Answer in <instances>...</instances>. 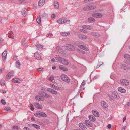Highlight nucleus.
Masks as SVG:
<instances>
[{
  "mask_svg": "<svg viewBox=\"0 0 130 130\" xmlns=\"http://www.w3.org/2000/svg\"><path fill=\"white\" fill-rule=\"evenodd\" d=\"M55 58L56 60L60 62L63 64L67 65L69 64V62L67 60L58 56H56Z\"/></svg>",
  "mask_w": 130,
  "mask_h": 130,
  "instance_id": "nucleus-1",
  "label": "nucleus"
},
{
  "mask_svg": "<svg viewBox=\"0 0 130 130\" xmlns=\"http://www.w3.org/2000/svg\"><path fill=\"white\" fill-rule=\"evenodd\" d=\"M67 22H68V23H70V21L69 20H67L66 18H61L57 20V22L59 24H63Z\"/></svg>",
  "mask_w": 130,
  "mask_h": 130,
  "instance_id": "nucleus-2",
  "label": "nucleus"
},
{
  "mask_svg": "<svg viewBox=\"0 0 130 130\" xmlns=\"http://www.w3.org/2000/svg\"><path fill=\"white\" fill-rule=\"evenodd\" d=\"M96 8V7L94 5H90L87 6L83 8V10L84 11L89 10L95 9Z\"/></svg>",
  "mask_w": 130,
  "mask_h": 130,
  "instance_id": "nucleus-3",
  "label": "nucleus"
},
{
  "mask_svg": "<svg viewBox=\"0 0 130 130\" xmlns=\"http://www.w3.org/2000/svg\"><path fill=\"white\" fill-rule=\"evenodd\" d=\"M60 77L62 80L66 82L69 83L70 82V79L66 75L64 74H62L60 76Z\"/></svg>",
  "mask_w": 130,
  "mask_h": 130,
  "instance_id": "nucleus-4",
  "label": "nucleus"
},
{
  "mask_svg": "<svg viewBox=\"0 0 130 130\" xmlns=\"http://www.w3.org/2000/svg\"><path fill=\"white\" fill-rule=\"evenodd\" d=\"M109 96L110 97H112L117 99H119V95L117 92L115 91L111 92L109 94Z\"/></svg>",
  "mask_w": 130,
  "mask_h": 130,
  "instance_id": "nucleus-5",
  "label": "nucleus"
},
{
  "mask_svg": "<svg viewBox=\"0 0 130 130\" xmlns=\"http://www.w3.org/2000/svg\"><path fill=\"white\" fill-rule=\"evenodd\" d=\"M100 103L101 105L103 107L106 109H107L108 108V106L105 102L104 101H101Z\"/></svg>",
  "mask_w": 130,
  "mask_h": 130,
  "instance_id": "nucleus-6",
  "label": "nucleus"
},
{
  "mask_svg": "<svg viewBox=\"0 0 130 130\" xmlns=\"http://www.w3.org/2000/svg\"><path fill=\"white\" fill-rule=\"evenodd\" d=\"M82 27L83 29H86L92 30L93 28L92 25H84Z\"/></svg>",
  "mask_w": 130,
  "mask_h": 130,
  "instance_id": "nucleus-7",
  "label": "nucleus"
},
{
  "mask_svg": "<svg viewBox=\"0 0 130 130\" xmlns=\"http://www.w3.org/2000/svg\"><path fill=\"white\" fill-rule=\"evenodd\" d=\"M66 46L67 49L72 51H74L75 50V48L73 45L69 44H67Z\"/></svg>",
  "mask_w": 130,
  "mask_h": 130,
  "instance_id": "nucleus-8",
  "label": "nucleus"
},
{
  "mask_svg": "<svg viewBox=\"0 0 130 130\" xmlns=\"http://www.w3.org/2000/svg\"><path fill=\"white\" fill-rule=\"evenodd\" d=\"M14 76V72H11L8 73L6 76V78L8 79H10L11 77H13Z\"/></svg>",
  "mask_w": 130,
  "mask_h": 130,
  "instance_id": "nucleus-9",
  "label": "nucleus"
},
{
  "mask_svg": "<svg viewBox=\"0 0 130 130\" xmlns=\"http://www.w3.org/2000/svg\"><path fill=\"white\" fill-rule=\"evenodd\" d=\"M120 82L123 85H128L129 84V81L126 79H121L120 80Z\"/></svg>",
  "mask_w": 130,
  "mask_h": 130,
  "instance_id": "nucleus-10",
  "label": "nucleus"
},
{
  "mask_svg": "<svg viewBox=\"0 0 130 130\" xmlns=\"http://www.w3.org/2000/svg\"><path fill=\"white\" fill-rule=\"evenodd\" d=\"M47 90L52 94L55 95H56L57 94V92L56 91L50 88H48L47 89Z\"/></svg>",
  "mask_w": 130,
  "mask_h": 130,
  "instance_id": "nucleus-11",
  "label": "nucleus"
},
{
  "mask_svg": "<svg viewBox=\"0 0 130 130\" xmlns=\"http://www.w3.org/2000/svg\"><path fill=\"white\" fill-rule=\"evenodd\" d=\"M7 54V51H5L2 53V56L3 60H5L6 59Z\"/></svg>",
  "mask_w": 130,
  "mask_h": 130,
  "instance_id": "nucleus-12",
  "label": "nucleus"
},
{
  "mask_svg": "<svg viewBox=\"0 0 130 130\" xmlns=\"http://www.w3.org/2000/svg\"><path fill=\"white\" fill-rule=\"evenodd\" d=\"M22 14L23 16L25 17L27 14V10L25 8H23L22 11Z\"/></svg>",
  "mask_w": 130,
  "mask_h": 130,
  "instance_id": "nucleus-13",
  "label": "nucleus"
},
{
  "mask_svg": "<svg viewBox=\"0 0 130 130\" xmlns=\"http://www.w3.org/2000/svg\"><path fill=\"white\" fill-rule=\"evenodd\" d=\"M35 98L36 100L41 101H43L44 100V97L41 96H35Z\"/></svg>",
  "mask_w": 130,
  "mask_h": 130,
  "instance_id": "nucleus-14",
  "label": "nucleus"
},
{
  "mask_svg": "<svg viewBox=\"0 0 130 130\" xmlns=\"http://www.w3.org/2000/svg\"><path fill=\"white\" fill-rule=\"evenodd\" d=\"M34 104L36 107L37 108L41 109L42 108V106L41 105L37 102L34 103Z\"/></svg>",
  "mask_w": 130,
  "mask_h": 130,
  "instance_id": "nucleus-15",
  "label": "nucleus"
},
{
  "mask_svg": "<svg viewBox=\"0 0 130 130\" xmlns=\"http://www.w3.org/2000/svg\"><path fill=\"white\" fill-rule=\"evenodd\" d=\"M86 125L89 127H91L92 126V125L91 122L89 120H86L85 121Z\"/></svg>",
  "mask_w": 130,
  "mask_h": 130,
  "instance_id": "nucleus-16",
  "label": "nucleus"
},
{
  "mask_svg": "<svg viewBox=\"0 0 130 130\" xmlns=\"http://www.w3.org/2000/svg\"><path fill=\"white\" fill-rule=\"evenodd\" d=\"M34 57L35 58L38 60H39L41 59V56L37 52H36L34 54Z\"/></svg>",
  "mask_w": 130,
  "mask_h": 130,
  "instance_id": "nucleus-17",
  "label": "nucleus"
},
{
  "mask_svg": "<svg viewBox=\"0 0 130 130\" xmlns=\"http://www.w3.org/2000/svg\"><path fill=\"white\" fill-rule=\"evenodd\" d=\"M118 90L120 92L122 93H125L126 92V90L122 87H119L118 88Z\"/></svg>",
  "mask_w": 130,
  "mask_h": 130,
  "instance_id": "nucleus-18",
  "label": "nucleus"
},
{
  "mask_svg": "<svg viewBox=\"0 0 130 130\" xmlns=\"http://www.w3.org/2000/svg\"><path fill=\"white\" fill-rule=\"evenodd\" d=\"M89 120L92 121L94 122L96 120L95 117L92 115H89Z\"/></svg>",
  "mask_w": 130,
  "mask_h": 130,
  "instance_id": "nucleus-19",
  "label": "nucleus"
},
{
  "mask_svg": "<svg viewBox=\"0 0 130 130\" xmlns=\"http://www.w3.org/2000/svg\"><path fill=\"white\" fill-rule=\"evenodd\" d=\"M12 81L14 83H20L21 82V80L18 78H13Z\"/></svg>",
  "mask_w": 130,
  "mask_h": 130,
  "instance_id": "nucleus-20",
  "label": "nucleus"
},
{
  "mask_svg": "<svg viewBox=\"0 0 130 130\" xmlns=\"http://www.w3.org/2000/svg\"><path fill=\"white\" fill-rule=\"evenodd\" d=\"M79 127L82 129H87L85 127V124L83 123H81L79 124Z\"/></svg>",
  "mask_w": 130,
  "mask_h": 130,
  "instance_id": "nucleus-21",
  "label": "nucleus"
},
{
  "mask_svg": "<svg viewBox=\"0 0 130 130\" xmlns=\"http://www.w3.org/2000/svg\"><path fill=\"white\" fill-rule=\"evenodd\" d=\"M4 112L6 113H8L11 111V108L8 107H6L4 109Z\"/></svg>",
  "mask_w": 130,
  "mask_h": 130,
  "instance_id": "nucleus-22",
  "label": "nucleus"
},
{
  "mask_svg": "<svg viewBox=\"0 0 130 130\" xmlns=\"http://www.w3.org/2000/svg\"><path fill=\"white\" fill-rule=\"evenodd\" d=\"M54 5L55 8L58 9L59 7V3L56 1H55L54 3Z\"/></svg>",
  "mask_w": 130,
  "mask_h": 130,
  "instance_id": "nucleus-23",
  "label": "nucleus"
},
{
  "mask_svg": "<svg viewBox=\"0 0 130 130\" xmlns=\"http://www.w3.org/2000/svg\"><path fill=\"white\" fill-rule=\"evenodd\" d=\"M45 3L44 0H40L38 2V5L39 6H42Z\"/></svg>",
  "mask_w": 130,
  "mask_h": 130,
  "instance_id": "nucleus-24",
  "label": "nucleus"
},
{
  "mask_svg": "<svg viewBox=\"0 0 130 130\" xmlns=\"http://www.w3.org/2000/svg\"><path fill=\"white\" fill-rule=\"evenodd\" d=\"M78 46L80 48L83 49L85 51H89V49L84 46H83L82 45H78Z\"/></svg>",
  "mask_w": 130,
  "mask_h": 130,
  "instance_id": "nucleus-25",
  "label": "nucleus"
},
{
  "mask_svg": "<svg viewBox=\"0 0 130 130\" xmlns=\"http://www.w3.org/2000/svg\"><path fill=\"white\" fill-rule=\"evenodd\" d=\"M79 38L82 40H84L87 38L85 35L83 34H79L78 36Z\"/></svg>",
  "mask_w": 130,
  "mask_h": 130,
  "instance_id": "nucleus-26",
  "label": "nucleus"
},
{
  "mask_svg": "<svg viewBox=\"0 0 130 130\" xmlns=\"http://www.w3.org/2000/svg\"><path fill=\"white\" fill-rule=\"evenodd\" d=\"M50 86L51 88L54 89L56 90H58L59 89L58 87H57L54 84L52 83H51L50 84Z\"/></svg>",
  "mask_w": 130,
  "mask_h": 130,
  "instance_id": "nucleus-27",
  "label": "nucleus"
},
{
  "mask_svg": "<svg viewBox=\"0 0 130 130\" xmlns=\"http://www.w3.org/2000/svg\"><path fill=\"white\" fill-rule=\"evenodd\" d=\"M59 68L62 70L64 71H67L68 70V68L62 65H60L59 66Z\"/></svg>",
  "mask_w": 130,
  "mask_h": 130,
  "instance_id": "nucleus-28",
  "label": "nucleus"
},
{
  "mask_svg": "<svg viewBox=\"0 0 130 130\" xmlns=\"http://www.w3.org/2000/svg\"><path fill=\"white\" fill-rule=\"evenodd\" d=\"M88 21L89 22L93 23L95 21V20L93 18L90 17L88 19Z\"/></svg>",
  "mask_w": 130,
  "mask_h": 130,
  "instance_id": "nucleus-29",
  "label": "nucleus"
},
{
  "mask_svg": "<svg viewBox=\"0 0 130 130\" xmlns=\"http://www.w3.org/2000/svg\"><path fill=\"white\" fill-rule=\"evenodd\" d=\"M92 112L93 114L95 116L97 117L99 116V114L97 111L95 110H93L92 111Z\"/></svg>",
  "mask_w": 130,
  "mask_h": 130,
  "instance_id": "nucleus-30",
  "label": "nucleus"
},
{
  "mask_svg": "<svg viewBox=\"0 0 130 130\" xmlns=\"http://www.w3.org/2000/svg\"><path fill=\"white\" fill-rule=\"evenodd\" d=\"M41 112L40 111H38L37 112L35 113L34 114L35 116L38 117L40 118L41 117Z\"/></svg>",
  "mask_w": 130,
  "mask_h": 130,
  "instance_id": "nucleus-31",
  "label": "nucleus"
},
{
  "mask_svg": "<svg viewBox=\"0 0 130 130\" xmlns=\"http://www.w3.org/2000/svg\"><path fill=\"white\" fill-rule=\"evenodd\" d=\"M43 46L40 44H38L36 45V48L38 50H42Z\"/></svg>",
  "mask_w": 130,
  "mask_h": 130,
  "instance_id": "nucleus-32",
  "label": "nucleus"
},
{
  "mask_svg": "<svg viewBox=\"0 0 130 130\" xmlns=\"http://www.w3.org/2000/svg\"><path fill=\"white\" fill-rule=\"evenodd\" d=\"M36 21L37 23L39 24H41V19L40 17L39 16H38L36 19Z\"/></svg>",
  "mask_w": 130,
  "mask_h": 130,
  "instance_id": "nucleus-33",
  "label": "nucleus"
},
{
  "mask_svg": "<svg viewBox=\"0 0 130 130\" xmlns=\"http://www.w3.org/2000/svg\"><path fill=\"white\" fill-rule=\"evenodd\" d=\"M61 35L64 36H67L70 35V33L69 32H61L60 33Z\"/></svg>",
  "mask_w": 130,
  "mask_h": 130,
  "instance_id": "nucleus-34",
  "label": "nucleus"
},
{
  "mask_svg": "<svg viewBox=\"0 0 130 130\" xmlns=\"http://www.w3.org/2000/svg\"><path fill=\"white\" fill-rule=\"evenodd\" d=\"M32 125L34 127L37 129H40V126L37 125L33 124Z\"/></svg>",
  "mask_w": 130,
  "mask_h": 130,
  "instance_id": "nucleus-35",
  "label": "nucleus"
},
{
  "mask_svg": "<svg viewBox=\"0 0 130 130\" xmlns=\"http://www.w3.org/2000/svg\"><path fill=\"white\" fill-rule=\"evenodd\" d=\"M122 68L124 70H127L128 69V67L125 64H122L121 66Z\"/></svg>",
  "mask_w": 130,
  "mask_h": 130,
  "instance_id": "nucleus-36",
  "label": "nucleus"
},
{
  "mask_svg": "<svg viewBox=\"0 0 130 130\" xmlns=\"http://www.w3.org/2000/svg\"><path fill=\"white\" fill-rule=\"evenodd\" d=\"M54 79V76L52 75L50 77L48 78V80L49 81L52 82Z\"/></svg>",
  "mask_w": 130,
  "mask_h": 130,
  "instance_id": "nucleus-37",
  "label": "nucleus"
},
{
  "mask_svg": "<svg viewBox=\"0 0 130 130\" xmlns=\"http://www.w3.org/2000/svg\"><path fill=\"white\" fill-rule=\"evenodd\" d=\"M0 84L2 86H4L5 84V82L4 80L2 79L0 82Z\"/></svg>",
  "mask_w": 130,
  "mask_h": 130,
  "instance_id": "nucleus-38",
  "label": "nucleus"
},
{
  "mask_svg": "<svg viewBox=\"0 0 130 130\" xmlns=\"http://www.w3.org/2000/svg\"><path fill=\"white\" fill-rule=\"evenodd\" d=\"M124 57L125 59H128L130 58V56L128 54H125L124 55Z\"/></svg>",
  "mask_w": 130,
  "mask_h": 130,
  "instance_id": "nucleus-39",
  "label": "nucleus"
},
{
  "mask_svg": "<svg viewBox=\"0 0 130 130\" xmlns=\"http://www.w3.org/2000/svg\"><path fill=\"white\" fill-rule=\"evenodd\" d=\"M103 14L101 13H97V18H101L103 16Z\"/></svg>",
  "mask_w": 130,
  "mask_h": 130,
  "instance_id": "nucleus-40",
  "label": "nucleus"
},
{
  "mask_svg": "<svg viewBox=\"0 0 130 130\" xmlns=\"http://www.w3.org/2000/svg\"><path fill=\"white\" fill-rule=\"evenodd\" d=\"M20 64L19 61H17L16 62V66L17 67H18L20 66Z\"/></svg>",
  "mask_w": 130,
  "mask_h": 130,
  "instance_id": "nucleus-41",
  "label": "nucleus"
},
{
  "mask_svg": "<svg viewBox=\"0 0 130 130\" xmlns=\"http://www.w3.org/2000/svg\"><path fill=\"white\" fill-rule=\"evenodd\" d=\"M47 116V115L45 113L41 112V117H46Z\"/></svg>",
  "mask_w": 130,
  "mask_h": 130,
  "instance_id": "nucleus-42",
  "label": "nucleus"
},
{
  "mask_svg": "<svg viewBox=\"0 0 130 130\" xmlns=\"http://www.w3.org/2000/svg\"><path fill=\"white\" fill-rule=\"evenodd\" d=\"M124 62L126 64L130 65V61L129 60H126L124 61Z\"/></svg>",
  "mask_w": 130,
  "mask_h": 130,
  "instance_id": "nucleus-43",
  "label": "nucleus"
},
{
  "mask_svg": "<svg viewBox=\"0 0 130 130\" xmlns=\"http://www.w3.org/2000/svg\"><path fill=\"white\" fill-rule=\"evenodd\" d=\"M1 102L2 103L3 105H5L6 104V102L3 99L1 100Z\"/></svg>",
  "mask_w": 130,
  "mask_h": 130,
  "instance_id": "nucleus-44",
  "label": "nucleus"
},
{
  "mask_svg": "<svg viewBox=\"0 0 130 130\" xmlns=\"http://www.w3.org/2000/svg\"><path fill=\"white\" fill-rule=\"evenodd\" d=\"M18 128L17 126H14L12 129V130H18Z\"/></svg>",
  "mask_w": 130,
  "mask_h": 130,
  "instance_id": "nucleus-45",
  "label": "nucleus"
},
{
  "mask_svg": "<svg viewBox=\"0 0 130 130\" xmlns=\"http://www.w3.org/2000/svg\"><path fill=\"white\" fill-rule=\"evenodd\" d=\"M43 69L42 68H40L37 69V70L38 71H42L43 70Z\"/></svg>",
  "mask_w": 130,
  "mask_h": 130,
  "instance_id": "nucleus-46",
  "label": "nucleus"
},
{
  "mask_svg": "<svg viewBox=\"0 0 130 130\" xmlns=\"http://www.w3.org/2000/svg\"><path fill=\"white\" fill-rule=\"evenodd\" d=\"M85 83H86V82L85 80H83L81 83V84L80 85V87H82L83 85H84L85 84Z\"/></svg>",
  "mask_w": 130,
  "mask_h": 130,
  "instance_id": "nucleus-47",
  "label": "nucleus"
},
{
  "mask_svg": "<svg viewBox=\"0 0 130 130\" xmlns=\"http://www.w3.org/2000/svg\"><path fill=\"white\" fill-rule=\"evenodd\" d=\"M97 13H94L92 14V16L93 17L97 18Z\"/></svg>",
  "mask_w": 130,
  "mask_h": 130,
  "instance_id": "nucleus-48",
  "label": "nucleus"
},
{
  "mask_svg": "<svg viewBox=\"0 0 130 130\" xmlns=\"http://www.w3.org/2000/svg\"><path fill=\"white\" fill-rule=\"evenodd\" d=\"M30 107H31V110H34V108L33 107V105L32 104H30Z\"/></svg>",
  "mask_w": 130,
  "mask_h": 130,
  "instance_id": "nucleus-49",
  "label": "nucleus"
},
{
  "mask_svg": "<svg viewBox=\"0 0 130 130\" xmlns=\"http://www.w3.org/2000/svg\"><path fill=\"white\" fill-rule=\"evenodd\" d=\"M44 96L46 98H48L49 97V95L46 93H45Z\"/></svg>",
  "mask_w": 130,
  "mask_h": 130,
  "instance_id": "nucleus-50",
  "label": "nucleus"
},
{
  "mask_svg": "<svg viewBox=\"0 0 130 130\" xmlns=\"http://www.w3.org/2000/svg\"><path fill=\"white\" fill-rule=\"evenodd\" d=\"M107 127L109 129H110L111 127V125L110 124H109L108 125Z\"/></svg>",
  "mask_w": 130,
  "mask_h": 130,
  "instance_id": "nucleus-51",
  "label": "nucleus"
},
{
  "mask_svg": "<svg viewBox=\"0 0 130 130\" xmlns=\"http://www.w3.org/2000/svg\"><path fill=\"white\" fill-rule=\"evenodd\" d=\"M80 31L81 32H84V33L86 32L85 31H86V30H85L83 29H81L80 30Z\"/></svg>",
  "mask_w": 130,
  "mask_h": 130,
  "instance_id": "nucleus-52",
  "label": "nucleus"
},
{
  "mask_svg": "<svg viewBox=\"0 0 130 130\" xmlns=\"http://www.w3.org/2000/svg\"><path fill=\"white\" fill-rule=\"evenodd\" d=\"M24 130H30L29 128L27 127H25L24 128Z\"/></svg>",
  "mask_w": 130,
  "mask_h": 130,
  "instance_id": "nucleus-53",
  "label": "nucleus"
},
{
  "mask_svg": "<svg viewBox=\"0 0 130 130\" xmlns=\"http://www.w3.org/2000/svg\"><path fill=\"white\" fill-rule=\"evenodd\" d=\"M55 17V15L54 14H53L51 15V18H54Z\"/></svg>",
  "mask_w": 130,
  "mask_h": 130,
  "instance_id": "nucleus-54",
  "label": "nucleus"
},
{
  "mask_svg": "<svg viewBox=\"0 0 130 130\" xmlns=\"http://www.w3.org/2000/svg\"><path fill=\"white\" fill-rule=\"evenodd\" d=\"M126 127V126H124V127H123L122 128V129H121V130H125Z\"/></svg>",
  "mask_w": 130,
  "mask_h": 130,
  "instance_id": "nucleus-55",
  "label": "nucleus"
},
{
  "mask_svg": "<svg viewBox=\"0 0 130 130\" xmlns=\"http://www.w3.org/2000/svg\"><path fill=\"white\" fill-rule=\"evenodd\" d=\"M90 0H84V2L85 3H87L90 1Z\"/></svg>",
  "mask_w": 130,
  "mask_h": 130,
  "instance_id": "nucleus-56",
  "label": "nucleus"
},
{
  "mask_svg": "<svg viewBox=\"0 0 130 130\" xmlns=\"http://www.w3.org/2000/svg\"><path fill=\"white\" fill-rule=\"evenodd\" d=\"M43 92H40L39 93V94L40 95H43Z\"/></svg>",
  "mask_w": 130,
  "mask_h": 130,
  "instance_id": "nucleus-57",
  "label": "nucleus"
},
{
  "mask_svg": "<svg viewBox=\"0 0 130 130\" xmlns=\"http://www.w3.org/2000/svg\"><path fill=\"white\" fill-rule=\"evenodd\" d=\"M126 117H124L123 119V122H124V121L126 120Z\"/></svg>",
  "mask_w": 130,
  "mask_h": 130,
  "instance_id": "nucleus-58",
  "label": "nucleus"
},
{
  "mask_svg": "<svg viewBox=\"0 0 130 130\" xmlns=\"http://www.w3.org/2000/svg\"><path fill=\"white\" fill-rule=\"evenodd\" d=\"M4 69H0V74L2 72V71L4 70Z\"/></svg>",
  "mask_w": 130,
  "mask_h": 130,
  "instance_id": "nucleus-59",
  "label": "nucleus"
},
{
  "mask_svg": "<svg viewBox=\"0 0 130 130\" xmlns=\"http://www.w3.org/2000/svg\"><path fill=\"white\" fill-rule=\"evenodd\" d=\"M31 120L32 121H34L35 120V118L34 117H32L31 118Z\"/></svg>",
  "mask_w": 130,
  "mask_h": 130,
  "instance_id": "nucleus-60",
  "label": "nucleus"
},
{
  "mask_svg": "<svg viewBox=\"0 0 130 130\" xmlns=\"http://www.w3.org/2000/svg\"><path fill=\"white\" fill-rule=\"evenodd\" d=\"M126 105L128 106H129L130 105V102H128L126 104Z\"/></svg>",
  "mask_w": 130,
  "mask_h": 130,
  "instance_id": "nucleus-61",
  "label": "nucleus"
},
{
  "mask_svg": "<svg viewBox=\"0 0 130 130\" xmlns=\"http://www.w3.org/2000/svg\"><path fill=\"white\" fill-rule=\"evenodd\" d=\"M2 92L3 93H6V91L4 90H2Z\"/></svg>",
  "mask_w": 130,
  "mask_h": 130,
  "instance_id": "nucleus-62",
  "label": "nucleus"
},
{
  "mask_svg": "<svg viewBox=\"0 0 130 130\" xmlns=\"http://www.w3.org/2000/svg\"><path fill=\"white\" fill-rule=\"evenodd\" d=\"M56 67L55 66H53L52 67V69H54L56 68Z\"/></svg>",
  "mask_w": 130,
  "mask_h": 130,
  "instance_id": "nucleus-63",
  "label": "nucleus"
},
{
  "mask_svg": "<svg viewBox=\"0 0 130 130\" xmlns=\"http://www.w3.org/2000/svg\"><path fill=\"white\" fill-rule=\"evenodd\" d=\"M51 61L52 62H54L55 61V59L54 58H53L52 59Z\"/></svg>",
  "mask_w": 130,
  "mask_h": 130,
  "instance_id": "nucleus-64",
  "label": "nucleus"
}]
</instances>
